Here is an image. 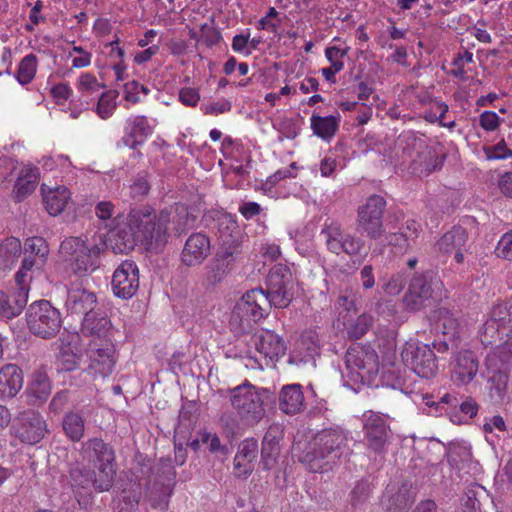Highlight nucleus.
Instances as JSON below:
<instances>
[{
  "instance_id": "1",
  "label": "nucleus",
  "mask_w": 512,
  "mask_h": 512,
  "mask_svg": "<svg viewBox=\"0 0 512 512\" xmlns=\"http://www.w3.org/2000/svg\"><path fill=\"white\" fill-rule=\"evenodd\" d=\"M170 215L166 209L156 214L150 206L131 209L127 221L109 232L105 249L110 247L115 254H126L138 243L149 251L163 248L169 237Z\"/></svg>"
},
{
  "instance_id": "2",
  "label": "nucleus",
  "mask_w": 512,
  "mask_h": 512,
  "mask_svg": "<svg viewBox=\"0 0 512 512\" xmlns=\"http://www.w3.org/2000/svg\"><path fill=\"white\" fill-rule=\"evenodd\" d=\"M231 405L240 420L249 426L259 423L265 416V406L275 403L276 395L269 389H257L249 382L231 389Z\"/></svg>"
},
{
  "instance_id": "3",
  "label": "nucleus",
  "mask_w": 512,
  "mask_h": 512,
  "mask_svg": "<svg viewBox=\"0 0 512 512\" xmlns=\"http://www.w3.org/2000/svg\"><path fill=\"white\" fill-rule=\"evenodd\" d=\"M346 437L339 429H324L316 434L313 446L300 460L313 473L330 470L331 463L340 456L339 451L345 445Z\"/></svg>"
},
{
  "instance_id": "4",
  "label": "nucleus",
  "mask_w": 512,
  "mask_h": 512,
  "mask_svg": "<svg viewBox=\"0 0 512 512\" xmlns=\"http://www.w3.org/2000/svg\"><path fill=\"white\" fill-rule=\"evenodd\" d=\"M26 322L33 335L42 339H51L62 327V316L48 300H39L29 305L26 311Z\"/></svg>"
},
{
  "instance_id": "5",
  "label": "nucleus",
  "mask_w": 512,
  "mask_h": 512,
  "mask_svg": "<svg viewBox=\"0 0 512 512\" xmlns=\"http://www.w3.org/2000/svg\"><path fill=\"white\" fill-rule=\"evenodd\" d=\"M386 200L384 197L373 194L366 199V202L357 209V232L372 240H378L383 237L385 227L383 216L386 210Z\"/></svg>"
},
{
  "instance_id": "6",
  "label": "nucleus",
  "mask_w": 512,
  "mask_h": 512,
  "mask_svg": "<svg viewBox=\"0 0 512 512\" xmlns=\"http://www.w3.org/2000/svg\"><path fill=\"white\" fill-rule=\"evenodd\" d=\"M87 356L90 364L87 369L79 372V377L84 379L73 384L81 386L87 382V376L97 374L101 377H107L113 372L116 358L115 346L111 339L91 340L87 348Z\"/></svg>"
},
{
  "instance_id": "7",
  "label": "nucleus",
  "mask_w": 512,
  "mask_h": 512,
  "mask_svg": "<svg viewBox=\"0 0 512 512\" xmlns=\"http://www.w3.org/2000/svg\"><path fill=\"white\" fill-rule=\"evenodd\" d=\"M267 304L269 305V298L262 288L252 289L242 296L232 312V321L239 323L241 333H249L251 322L257 323L264 318L267 314L264 305Z\"/></svg>"
},
{
  "instance_id": "8",
  "label": "nucleus",
  "mask_w": 512,
  "mask_h": 512,
  "mask_svg": "<svg viewBox=\"0 0 512 512\" xmlns=\"http://www.w3.org/2000/svg\"><path fill=\"white\" fill-rule=\"evenodd\" d=\"M401 359L421 378L430 379L438 372V358L429 344L406 342L401 350Z\"/></svg>"
},
{
  "instance_id": "9",
  "label": "nucleus",
  "mask_w": 512,
  "mask_h": 512,
  "mask_svg": "<svg viewBox=\"0 0 512 512\" xmlns=\"http://www.w3.org/2000/svg\"><path fill=\"white\" fill-rule=\"evenodd\" d=\"M265 295L269 298V306L283 309L293 299L294 281L290 268L285 264L274 265L266 279Z\"/></svg>"
},
{
  "instance_id": "10",
  "label": "nucleus",
  "mask_w": 512,
  "mask_h": 512,
  "mask_svg": "<svg viewBox=\"0 0 512 512\" xmlns=\"http://www.w3.org/2000/svg\"><path fill=\"white\" fill-rule=\"evenodd\" d=\"M243 241L219 243L212 262L206 267L207 281L216 285L229 275L241 261Z\"/></svg>"
},
{
  "instance_id": "11",
  "label": "nucleus",
  "mask_w": 512,
  "mask_h": 512,
  "mask_svg": "<svg viewBox=\"0 0 512 512\" xmlns=\"http://www.w3.org/2000/svg\"><path fill=\"white\" fill-rule=\"evenodd\" d=\"M80 455L99 473L105 472L108 479L114 482L117 465L115 451L110 443L105 442L101 437L89 438L82 443Z\"/></svg>"
},
{
  "instance_id": "12",
  "label": "nucleus",
  "mask_w": 512,
  "mask_h": 512,
  "mask_svg": "<svg viewBox=\"0 0 512 512\" xmlns=\"http://www.w3.org/2000/svg\"><path fill=\"white\" fill-rule=\"evenodd\" d=\"M439 283L440 281L431 271L415 274L410 280L408 290L403 298L406 309L417 312L430 306Z\"/></svg>"
},
{
  "instance_id": "13",
  "label": "nucleus",
  "mask_w": 512,
  "mask_h": 512,
  "mask_svg": "<svg viewBox=\"0 0 512 512\" xmlns=\"http://www.w3.org/2000/svg\"><path fill=\"white\" fill-rule=\"evenodd\" d=\"M320 235L324 237L327 250L336 255L341 253L349 256L358 255L364 245L362 239L345 233L342 224L332 219L324 222Z\"/></svg>"
},
{
  "instance_id": "14",
  "label": "nucleus",
  "mask_w": 512,
  "mask_h": 512,
  "mask_svg": "<svg viewBox=\"0 0 512 512\" xmlns=\"http://www.w3.org/2000/svg\"><path fill=\"white\" fill-rule=\"evenodd\" d=\"M364 416L363 430L367 449L376 455L383 456L387 452V446L392 437L387 417L373 411L367 412Z\"/></svg>"
},
{
  "instance_id": "15",
  "label": "nucleus",
  "mask_w": 512,
  "mask_h": 512,
  "mask_svg": "<svg viewBox=\"0 0 512 512\" xmlns=\"http://www.w3.org/2000/svg\"><path fill=\"white\" fill-rule=\"evenodd\" d=\"M12 434L22 443L35 445L48 432L47 424L42 415L34 410H25L18 414L12 425Z\"/></svg>"
},
{
  "instance_id": "16",
  "label": "nucleus",
  "mask_w": 512,
  "mask_h": 512,
  "mask_svg": "<svg viewBox=\"0 0 512 512\" xmlns=\"http://www.w3.org/2000/svg\"><path fill=\"white\" fill-rule=\"evenodd\" d=\"M205 227L217 238V243L243 241L236 218L223 210L211 209L203 215Z\"/></svg>"
},
{
  "instance_id": "17",
  "label": "nucleus",
  "mask_w": 512,
  "mask_h": 512,
  "mask_svg": "<svg viewBox=\"0 0 512 512\" xmlns=\"http://www.w3.org/2000/svg\"><path fill=\"white\" fill-rule=\"evenodd\" d=\"M345 365L350 374L364 379L379 372V360L375 350L360 344L351 345L345 353Z\"/></svg>"
},
{
  "instance_id": "18",
  "label": "nucleus",
  "mask_w": 512,
  "mask_h": 512,
  "mask_svg": "<svg viewBox=\"0 0 512 512\" xmlns=\"http://www.w3.org/2000/svg\"><path fill=\"white\" fill-rule=\"evenodd\" d=\"M69 479L73 487L84 490L93 489L96 492L109 491L113 482L105 472L99 473L96 468L90 469L81 463H74L69 469Z\"/></svg>"
},
{
  "instance_id": "19",
  "label": "nucleus",
  "mask_w": 512,
  "mask_h": 512,
  "mask_svg": "<svg viewBox=\"0 0 512 512\" xmlns=\"http://www.w3.org/2000/svg\"><path fill=\"white\" fill-rule=\"evenodd\" d=\"M416 500V491L411 483L389 484L381 497L384 512H408Z\"/></svg>"
},
{
  "instance_id": "20",
  "label": "nucleus",
  "mask_w": 512,
  "mask_h": 512,
  "mask_svg": "<svg viewBox=\"0 0 512 512\" xmlns=\"http://www.w3.org/2000/svg\"><path fill=\"white\" fill-rule=\"evenodd\" d=\"M113 293L122 299L132 298L139 288V269L134 261H123L113 273Z\"/></svg>"
},
{
  "instance_id": "21",
  "label": "nucleus",
  "mask_w": 512,
  "mask_h": 512,
  "mask_svg": "<svg viewBox=\"0 0 512 512\" xmlns=\"http://www.w3.org/2000/svg\"><path fill=\"white\" fill-rule=\"evenodd\" d=\"M211 253L210 239L201 232L192 233L185 241L180 260L187 267L201 265Z\"/></svg>"
},
{
  "instance_id": "22",
  "label": "nucleus",
  "mask_w": 512,
  "mask_h": 512,
  "mask_svg": "<svg viewBox=\"0 0 512 512\" xmlns=\"http://www.w3.org/2000/svg\"><path fill=\"white\" fill-rule=\"evenodd\" d=\"M97 306V297L82 287L71 288L68 290L65 307L70 315L88 317L95 312Z\"/></svg>"
},
{
  "instance_id": "23",
  "label": "nucleus",
  "mask_w": 512,
  "mask_h": 512,
  "mask_svg": "<svg viewBox=\"0 0 512 512\" xmlns=\"http://www.w3.org/2000/svg\"><path fill=\"white\" fill-rule=\"evenodd\" d=\"M283 438L284 430L278 424H272L266 430L261 447V464L263 469L270 470L277 463L281 452L280 442Z\"/></svg>"
},
{
  "instance_id": "24",
  "label": "nucleus",
  "mask_w": 512,
  "mask_h": 512,
  "mask_svg": "<svg viewBox=\"0 0 512 512\" xmlns=\"http://www.w3.org/2000/svg\"><path fill=\"white\" fill-rule=\"evenodd\" d=\"M152 133L153 127L150 125L146 116H132L126 120L122 143L125 146L136 150Z\"/></svg>"
},
{
  "instance_id": "25",
  "label": "nucleus",
  "mask_w": 512,
  "mask_h": 512,
  "mask_svg": "<svg viewBox=\"0 0 512 512\" xmlns=\"http://www.w3.org/2000/svg\"><path fill=\"white\" fill-rule=\"evenodd\" d=\"M253 342L258 352L271 360L285 355L286 344L282 337L270 330H261L253 336Z\"/></svg>"
},
{
  "instance_id": "26",
  "label": "nucleus",
  "mask_w": 512,
  "mask_h": 512,
  "mask_svg": "<svg viewBox=\"0 0 512 512\" xmlns=\"http://www.w3.org/2000/svg\"><path fill=\"white\" fill-rule=\"evenodd\" d=\"M23 372L16 364H6L0 369V399H11L22 389Z\"/></svg>"
},
{
  "instance_id": "27",
  "label": "nucleus",
  "mask_w": 512,
  "mask_h": 512,
  "mask_svg": "<svg viewBox=\"0 0 512 512\" xmlns=\"http://www.w3.org/2000/svg\"><path fill=\"white\" fill-rule=\"evenodd\" d=\"M28 301V290L19 287L17 291L8 295L0 290V318L12 319L23 311Z\"/></svg>"
},
{
  "instance_id": "28",
  "label": "nucleus",
  "mask_w": 512,
  "mask_h": 512,
  "mask_svg": "<svg viewBox=\"0 0 512 512\" xmlns=\"http://www.w3.org/2000/svg\"><path fill=\"white\" fill-rule=\"evenodd\" d=\"M105 242L95 244L91 247L88 245L82 250L77 261L74 262L73 271L78 275H86L92 273L101 264V255L105 253Z\"/></svg>"
},
{
  "instance_id": "29",
  "label": "nucleus",
  "mask_w": 512,
  "mask_h": 512,
  "mask_svg": "<svg viewBox=\"0 0 512 512\" xmlns=\"http://www.w3.org/2000/svg\"><path fill=\"white\" fill-rule=\"evenodd\" d=\"M279 408L285 414L294 415L305 408V400L300 384H289L282 387L279 393Z\"/></svg>"
},
{
  "instance_id": "30",
  "label": "nucleus",
  "mask_w": 512,
  "mask_h": 512,
  "mask_svg": "<svg viewBox=\"0 0 512 512\" xmlns=\"http://www.w3.org/2000/svg\"><path fill=\"white\" fill-rule=\"evenodd\" d=\"M51 394V382L48 376L43 372H34L33 378L26 391V402L30 406H40Z\"/></svg>"
},
{
  "instance_id": "31",
  "label": "nucleus",
  "mask_w": 512,
  "mask_h": 512,
  "mask_svg": "<svg viewBox=\"0 0 512 512\" xmlns=\"http://www.w3.org/2000/svg\"><path fill=\"white\" fill-rule=\"evenodd\" d=\"M478 366V359L474 352L470 350L461 351L456 357L453 378L462 384H468L476 376Z\"/></svg>"
},
{
  "instance_id": "32",
  "label": "nucleus",
  "mask_w": 512,
  "mask_h": 512,
  "mask_svg": "<svg viewBox=\"0 0 512 512\" xmlns=\"http://www.w3.org/2000/svg\"><path fill=\"white\" fill-rule=\"evenodd\" d=\"M403 152L411 159L414 165L422 164V158L431 155V148L426 145L424 139L418 137L414 132L403 133L399 138Z\"/></svg>"
},
{
  "instance_id": "33",
  "label": "nucleus",
  "mask_w": 512,
  "mask_h": 512,
  "mask_svg": "<svg viewBox=\"0 0 512 512\" xmlns=\"http://www.w3.org/2000/svg\"><path fill=\"white\" fill-rule=\"evenodd\" d=\"M41 192L45 208L52 216L61 214L71 198V193L65 186H59L51 189L45 184H42Z\"/></svg>"
},
{
  "instance_id": "34",
  "label": "nucleus",
  "mask_w": 512,
  "mask_h": 512,
  "mask_svg": "<svg viewBox=\"0 0 512 512\" xmlns=\"http://www.w3.org/2000/svg\"><path fill=\"white\" fill-rule=\"evenodd\" d=\"M82 332L93 336L92 340L111 339V321L105 313L95 310L93 314L83 318Z\"/></svg>"
},
{
  "instance_id": "35",
  "label": "nucleus",
  "mask_w": 512,
  "mask_h": 512,
  "mask_svg": "<svg viewBox=\"0 0 512 512\" xmlns=\"http://www.w3.org/2000/svg\"><path fill=\"white\" fill-rule=\"evenodd\" d=\"M435 331L449 341H457L460 337V323L458 318L448 309H439L435 323Z\"/></svg>"
},
{
  "instance_id": "36",
  "label": "nucleus",
  "mask_w": 512,
  "mask_h": 512,
  "mask_svg": "<svg viewBox=\"0 0 512 512\" xmlns=\"http://www.w3.org/2000/svg\"><path fill=\"white\" fill-rule=\"evenodd\" d=\"M467 240V231L461 226H454L438 240L436 245L440 252L449 254L457 249H463Z\"/></svg>"
},
{
  "instance_id": "37",
  "label": "nucleus",
  "mask_w": 512,
  "mask_h": 512,
  "mask_svg": "<svg viewBox=\"0 0 512 512\" xmlns=\"http://www.w3.org/2000/svg\"><path fill=\"white\" fill-rule=\"evenodd\" d=\"M339 122V115L319 116L313 114L311 117V129L316 136L329 141L336 134L339 128Z\"/></svg>"
},
{
  "instance_id": "38",
  "label": "nucleus",
  "mask_w": 512,
  "mask_h": 512,
  "mask_svg": "<svg viewBox=\"0 0 512 512\" xmlns=\"http://www.w3.org/2000/svg\"><path fill=\"white\" fill-rule=\"evenodd\" d=\"M62 428L70 441L79 442L85 433V419L80 413L70 411L62 419Z\"/></svg>"
},
{
  "instance_id": "39",
  "label": "nucleus",
  "mask_w": 512,
  "mask_h": 512,
  "mask_svg": "<svg viewBox=\"0 0 512 512\" xmlns=\"http://www.w3.org/2000/svg\"><path fill=\"white\" fill-rule=\"evenodd\" d=\"M486 365L491 368L510 369L512 365V340L497 345L495 350L487 356Z\"/></svg>"
},
{
  "instance_id": "40",
  "label": "nucleus",
  "mask_w": 512,
  "mask_h": 512,
  "mask_svg": "<svg viewBox=\"0 0 512 512\" xmlns=\"http://www.w3.org/2000/svg\"><path fill=\"white\" fill-rule=\"evenodd\" d=\"M86 245V242L80 237L70 236L61 242L59 253L65 261L70 262L73 268L74 262L77 261Z\"/></svg>"
},
{
  "instance_id": "41",
  "label": "nucleus",
  "mask_w": 512,
  "mask_h": 512,
  "mask_svg": "<svg viewBox=\"0 0 512 512\" xmlns=\"http://www.w3.org/2000/svg\"><path fill=\"white\" fill-rule=\"evenodd\" d=\"M506 332L498 323L488 318L479 328L478 333L481 343L488 347L497 345L502 340V335Z\"/></svg>"
},
{
  "instance_id": "42",
  "label": "nucleus",
  "mask_w": 512,
  "mask_h": 512,
  "mask_svg": "<svg viewBox=\"0 0 512 512\" xmlns=\"http://www.w3.org/2000/svg\"><path fill=\"white\" fill-rule=\"evenodd\" d=\"M489 318L498 323L503 330H507L505 335L509 337L512 333V302L494 305Z\"/></svg>"
},
{
  "instance_id": "43",
  "label": "nucleus",
  "mask_w": 512,
  "mask_h": 512,
  "mask_svg": "<svg viewBox=\"0 0 512 512\" xmlns=\"http://www.w3.org/2000/svg\"><path fill=\"white\" fill-rule=\"evenodd\" d=\"M489 372V380L491 382V390H494L497 397L503 398L509 381L510 369H504L501 367H487Z\"/></svg>"
},
{
  "instance_id": "44",
  "label": "nucleus",
  "mask_w": 512,
  "mask_h": 512,
  "mask_svg": "<svg viewBox=\"0 0 512 512\" xmlns=\"http://www.w3.org/2000/svg\"><path fill=\"white\" fill-rule=\"evenodd\" d=\"M119 96V92L117 90H108L101 93L96 107V113L102 119L110 118L116 107V99Z\"/></svg>"
},
{
  "instance_id": "45",
  "label": "nucleus",
  "mask_w": 512,
  "mask_h": 512,
  "mask_svg": "<svg viewBox=\"0 0 512 512\" xmlns=\"http://www.w3.org/2000/svg\"><path fill=\"white\" fill-rule=\"evenodd\" d=\"M175 217L173 218L174 229L178 234L185 233L188 229L194 227L196 216L191 214L188 207L184 204H177L175 207Z\"/></svg>"
},
{
  "instance_id": "46",
  "label": "nucleus",
  "mask_w": 512,
  "mask_h": 512,
  "mask_svg": "<svg viewBox=\"0 0 512 512\" xmlns=\"http://www.w3.org/2000/svg\"><path fill=\"white\" fill-rule=\"evenodd\" d=\"M36 68H37V58L34 54H28L26 55L20 62L17 73H16V79L18 82L22 85H26L30 83L35 74H36Z\"/></svg>"
},
{
  "instance_id": "47",
  "label": "nucleus",
  "mask_w": 512,
  "mask_h": 512,
  "mask_svg": "<svg viewBox=\"0 0 512 512\" xmlns=\"http://www.w3.org/2000/svg\"><path fill=\"white\" fill-rule=\"evenodd\" d=\"M21 254V242L16 237H8L0 243V259L5 264L13 263Z\"/></svg>"
},
{
  "instance_id": "48",
  "label": "nucleus",
  "mask_w": 512,
  "mask_h": 512,
  "mask_svg": "<svg viewBox=\"0 0 512 512\" xmlns=\"http://www.w3.org/2000/svg\"><path fill=\"white\" fill-rule=\"evenodd\" d=\"M81 359V355L74 353L70 348H62L57 357L58 370L72 372L79 367Z\"/></svg>"
},
{
  "instance_id": "49",
  "label": "nucleus",
  "mask_w": 512,
  "mask_h": 512,
  "mask_svg": "<svg viewBox=\"0 0 512 512\" xmlns=\"http://www.w3.org/2000/svg\"><path fill=\"white\" fill-rule=\"evenodd\" d=\"M373 317L369 314L363 313L347 328V333L350 339H360L364 336L373 324Z\"/></svg>"
},
{
  "instance_id": "50",
  "label": "nucleus",
  "mask_w": 512,
  "mask_h": 512,
  "mask_svg": "<svg viewBox=\"0 0 512 512\" xmlns=\"http://www.w3.org/2000/svg\"><path fill=\"white\" fill-rule=\"evenodd\" d=\"M150 188L148 173L142 171L135 176L132 184L129 186L130 196L133 199H141L149 193Z\"/></svg>"
},
{
  "instance_id": "51",
  "label": "nucleus",
  "mask_w": 512,
  "mask_h": 512,
  "mask_svg": "<svg viewBox=\"0 0 512 512\" xmlns=\"http://www.w3.org/2000/svg\"><path fill=\"white\" fill-rule=\"evenodd\" d=\"M486 492L485 488L479 484H472L466 490V500L464 502L465 512H476L480 510V496Z\"/></svg>"
},
{
  "instance_id": "52",
  "label": "nucleus",
  "mask_w": 512,
  "mask_h": 512,
  "mask_svg": "<svg viewBox=\"0 0 512 512\" xmlns=\"http://www.w3.org/2000/svg\"><path fill=\"white\" fill-rule=\"evenodd\" d=\"M371 487L367 480H360L350 493V504L357 508L362 506L370 497Z\"/></svg>"
},
{
  "instance_id": "53",
  "label": "nucleus",
  "mask_w": 512,
  "mask_h": 512,
  "mask_svg": "<svg viewBox=\"0 0 512 512\" xmlns=\"http://www.w3.org/2000/svg\"><path fill=\"white\" fill-rule=\"evenodd\" d=\"M258 453V443L256 440H245L239 446L238 453L235 456L237 466L241 465V461L252 462L256 459Z\"/></svg>"
},
{
  "instance_id": "54",
  "label": "nucleus",
  "mask_w": 512,
  "mask_h": 512,
  "mask_svg": "<svg viewBox=\"0 0 512 512\" xmlns=\"http://www.w3.org/2000/svg\"><path fill=\"white\" fill-rule=\"evenodd\" d=\"M105 87L104 84L99 83L97 78L90 73H84L79 78L78 90L83 96L97 93L100 89Z\"/></svg>"
},
{
  "instance_id": "55",
  "label": "nucleus",
  "mask_w": 512,
  "mask_h": 512,
  "mask_svg": "<svg viewBox=\"0 0 512 512\" xmlns=\"http://www.w3.org/2000/svg\"><path fill=\"white\" fill-rule=\"evenodd\" d=\"M36 188V178L33 180L26 177H19L14 185V198L16 202L23 201Z\"/></svg>"
},
{
  "instance_id": "56",
  "label": "nucleus",
  "mask_w": 512,
  "mask_h": 512,
  "mask_svg": "<svg viewBox=\"0 0 512 512\" xmlns=\"http://www.w3.org/2000/svg\"><path fill=\"white\" fill-rule=\"evenodd\" d=\"M381 382L383 386L393 389H400L402 386V379L399 371L394 364L382 367Z\"/></svg>"
},
{
  "instance_id": "57",
  "label": "nucleus",
  "mask_w": 512,
  "mask_h": 512,
  "mask_svg": "<svg viewBox=\"0 0 512 512\" xmlns=\"http://www.w3.org/2000/svg\"><path fill=\"white\" fill-rule=\"evenodd\" d=\"M483 150L488 160H502L512 157V149L507 147L504 139L493 146L484 147Z\"/></svg>"
},
{
  "instance_id": "58",
  "label": "nucleus",
  "mask_w": 512,
  "mask_h": 512,
  "mask_svg": "<svg viewBox=\"0 0 512 512\" xmlns=\"http://www.w3.org/2000/svg\"><path fill=\"white\" fill-rule=\"evenodd\" d=\"M383 236H385V241L389 246L398 249L400 252L406 251L412 241L402 229H399L398 232L384 233Z\"/></svg>"
},
{
  "instance_id": "59",
  "label": "nucleus",
  "mask_w": 512,
  "mask_h": 512,
  "mask_svg": "<svg viewBox=\"0 0 512 512\" xmlns=\"http://www.w3.org/2000/svg\"><path fill=\"white\" fill-rule=\"evenodd\" d=\"M48 246L42 237H31L25 242V253L28 256L45 257L48 254Z\"/></svg>"
},
{
  "instance_id": "60",
  "label": "nucleus",
  "mask_w": 512,
  "mask_h": 512,
  "mask_svg": "<svg viewBox=\"0 0 512 512\" xmlns=\"http://www.w3.org/2000/svg\"><path fill=\"white\" fill-rule=\"evenodd\" d=\"M498 258L512 261V229L504 233L495 248Z\"/></svg>"
},
{
  "instance_id": "61",
  "label": "nucleus",
  "mask_w": 512,
  "mask_h": 512,
  "mask_svg": "<svg viewBox=\"0 0 512 512\" xmlns=\"http://www.w3.org/2000/svg\"><path fill=\"white\" fill-rule=\"evenodd\" d=\"M139 92H142L143 94L148 95L150 90H149L148 87L140 84L136 80H132L130 82H127L124 85L125 99L128 102H131L133 104L138 103L139 102V97L137 96V94Z\"/></svg>"
},
{
  "instance_id": "62",
  "label": "nucleus",
  "mask_w": 512,
  "mask_h": 512,
  "mask_svg": "<svg viewBox=\"0 0 512 512\" xmlns=\"http://www.w3.org/2000/svg\"><path fill=\"white\" fill-rule=\"evenodd\" d=\"M447 112L448 105L446 103L434 101L430 110L425 111L423 118L429 123H441Z\"/></svg>"
},
{
  "instance_id": "63",
  "label": "nucleus",
  "mask_w": 512,
  "mask_h": 512,
  "mask_svg": "<svg viewBox=\"0 0 512 512\" xmlns=\"http://www.w3.org/2000/svg\"><path fill=\"white\" fill-rule=\"evenodd\" d=\"M445 159V154H437L431 148V155L427 156L426 159L422 158V164L418 165L420 167H423L425 171L431 173L433 171L440 169L443 166Z\"/></svg>"
},
{
  "instance_id": "64",
  "label": "nucleus",
  "mask_w": 512,
  "mask_h": 512,
  "mask_svg": "<svg viewBox=\"0 0 512 512\" xmlns=\"http://www.w3.org/2000/svg\"><path fill=\"white\" fill-rule=\"evenodd\" d=\"M499 123L500 118L493 111H484L479 117V124L486 131L496 130Z\"/></svg>"
}]
</instances>
